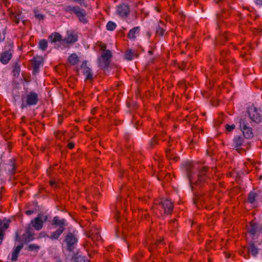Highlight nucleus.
Instances as JSON below:
<instances>
[{
    "mask_svg": "<svg viewBox=\"0 0 262 262\" xmlns=\"http://www.w3.org/2000/svg\"><path fill=\"white\" fill-rule=\"evenodd\" d=\"M155 9H156V10L157 12H160V10H159V9L158 8L155 7Z\"/></svg>",
    "mask_w": 262,
    "mask_h": 262,
    "instance_id": "55",
    "label": "nucleus"
},
{
    "mask_svg": "<svg viewBox=\"0 0 262 262\" xmlns=\"http://www.w3.org/2000/svg\"><path fill=\"white\" fill-rule=\"evenodd\" d=\"M134 55V52L132 50H129L126 52L125 57L128 60H130L133 58Z\"/></svg>",
    "mask_w": 262,
    "mask_h": 262,
    "instance_id": "30",
    "label": "nucleus"
},
{
    "mask_svg": "<svg viewBox=\"0 0 262 262\" xmlns=\"http://www.w3.org/2000/svg\"><path fill=\"white\" fill-rule=\"evenodd\" d=\"M68 146L70 149H72L74 146V144L73 143H69Z\"/></svg>",
    "mask_w": 262,
    "mask_h": 262,
    "instance_id": "43",
    "label": "nucleus"
},
{
    "mask_svg": "<svg viewBox=\"0 0 262 262\" xmlns=\"http://www.w3.org/2000/svg\"><path fill=\"white\" fill-rule=\"evenodd\" d=\"M224 37L226 39H228L227 37L226 36V35H224Z\"/></svg>",
    "mask_w": 262,
    "mask_h": 262,
    "instance_id": "57",
    "label": "nucleus"
},
{
    "mask_svg": "<svg viewBox=\"0 0 262 262\" xmlns=\"http://www.w3.org/2000/svg\"><path fill=\"white\" fill-rule=\"evenodd\" d=\"M161 242V240L159 241V242H157V243H155V245L153 246L154 247H156L157 246L158 243H160Z\"/></svg>",
    "mask_w": 262,
    "mask_h": 262,
    "instance_id": "50",
    "label": "nucleus"
},
{
    "mask_svg": "<svg viewBox=\"0 0 262 262\" xmlns=\"http://www.w3.org/2000/svg\"><path fill=\"white\" fill-rule=\"evenodd\" d=\"M248 252H250L254 257H256L258 253V249L251 243L248 248Z\"/></svg>",
    "mask_w": 262,
    "mask_h": 262,
    "instance_id": "25",
    "label": "nucleus"
},
{
    "mask_svg": "<svg viewBox=\"0 0 262 262\" xmlns=\"http://www.w3.org/2000/svg\"><path fill=\"white\" fill-rule=\"evenodd\" d=\"M38 102V95L34 92H31L27 96L26 104L23 102L21 107L22 109L24 108L27 105H34L37 104Z\"/></svg>",
    "mask_w": 262,
    "mask_h": 262,
    "instance_id": "4",
    "label": "nucleus"
},
{
    "mask_svg": "<svg viewBox=\"0 0 262 262\" xmlns=\"http://www.w3.org/2000/svg\"><path fill=\"white\" fill-rule=\"evenodd\" d=\"M234 128H235V125H234V124H232V125L226 124V129L227 130H228L229 132H232Z\"/></svg>",
    "mask_w": 262,
    "mask_h": 262,
    "instance_id": "38",
    "label": "nucleus"
},
{
    "mask_svg": "<svg viewBox=\"0 0 262 262\" xmlns=\"http://www.w3.org/2000/svg\"><path fill=\"white\" fill-rule=\"evenodd\" d=\"M189 180V184L192 191L200 188L207 178V168L200 167L196 162H186L183 165Z\"/></svg>",
    "mask_w": 262,
    "mask_h": 262,
    "instance_id": "1",
    "label": "nucleus"
},
{
    "mask_svg": "<svg viewBox=\"0 0 262 262\" xmlns=\"http://www.w3.org/2000/svg\"><path fill=\"white\" fill-rule=\"evenodd\" d=\"M49 39L52 42H55L61 40V36L58 33H54L50 35Z\"/></svg>",
    "mask_w": 262,
    "mask_h": 262,
    "instance_id": "24",
    "label": "nucleus"
},
{
    "mask_svg": "<svg viewBox=\"0 0 262 262\" xmlns=\"http://www.w3.org/2000/svg\"><path fill=\"white\" fill-rule=\"evenodd\" d=\"M40 63H41V62L39 60H34V63L33 64V73H34L38 72Z\"/></svg>",
    "mask_w": 262,
    "mask_h": 262,
    "instance_id": "31",
    "label": "nucleus"
},
{
    "mask_svg": "<svg viewBox=\"0 0 262 262\" xmlns=\"http://www.w3.org/2000/svg\"><path fill=\"white\" fill-rule=\"evenodd\" d=\"M262 231L261 226L254 222H251L248 228L249 233L252 236L258 235Z\"/></svg>",
    "mask_w": 262,
    "mask_h": 262,
    "instance_id": "6",
    "label": "nucleus"
},
{
    "mask_svg": "<svg viewBox=\"0 0 262 262\" xmlns=\"http://www.w3.org/2000/svg\"><path fill=\"white\" fill-rule=\"evenodd\" d=\"M76 15L81 23L83 24H86L88 23V19L86 17V13L84 9H80V8L78 11H77Z\"/></svg>",
    "mask_w": 262,
    "mask_h": 262,
    "instance_id": "13",
    "label": "nucleus"
},
{
    "mask_svg": "<svg viewBox=\"0 0 262 262\" xmlns=\"http://www.w3.org/2000/svg\"><path fill=\"white\" fill-rule=\"evenodd\" d=\"M248 113L249 118L252 122L258 123L261 121L262 115L260 114V110L252 106L249 107Z\"/></svg>",
    "mask_w": 262,
    "mask_h": 262,
    "instance_id": "2",
    "label": "nucleus"
},
{
    "mask_svg": "<svg viewBox=\"0 0 262 262\" xmlns=\"http://www.w3.org/2000/svg\"><path fill=\"white\" fill-rule=\"evenodd\" d=\"M3 240V238H0V244L2 243Z\"/></svg>",
    "mask_w": 262,
    "mask_h": 262,
    "instance_id": "58",
    "label": "nucleus"
},
{
    "mask_svg": "<svg viewBox=\"0 0 262 262\" xmlns=\"http://www.w3.org/2000/svg\"><path fill=\"white\" fill-rule=\"evenodd\" d=\"M130 9L128 5L121 4L119 5L117 8V13L120 16H126L129 14Z\"/></svg>",
    "mask_w": 262,
    "mask_h": 262,
    "instance_id": "10",
    "label": "nucleus"
},
{
    "mask_svg": "<svg viewBox=\"0 0 262 262\" xmlns=\"http://www.w3.org/2000/svg\"><path fill=\"white\" fill-rule=\"evenodd\" d=\"M161 166V165L160 163H159V167H160Z\"/></svg>",
    "mask_w": 262,
    "mask_h": 262,
    "instance_id": "61",
    "label": "nucleus"
},
{
    "mask_svg": "<svg viewBox=\"0 0 262 262\" xmlns=\"http://www.w3.org/2000/svg\"><path fill=\"white\" fill-rule=\"evenodd\" d=\"M245 142L244 138L241 135L235 136L233 139L232 146L236 150L241 149Z\"/></svg>",
    "mask_w": 262,
    "mask_h": 262,
    "instance_id": "8",
    "label": "nucleus"
},
{
    "mask_svg": "<svg viewBox=\"0 0 262 262\" xmlns=\"http://www.w3.org/2000/svg\"><path fill=\"white\" fill-rule=\"evenodd\" d=\"M159 207L162 208L166 214H170L173 208L172 203L170 200L167 199L162 200L159 204Z\"/></svg>",
    "mask_w": 262,
    "mask_h": 262,
    "instance_id": "5",
    "label": "nucleus"
},
{
    "mask_svg": "<svg viewBox=\"0 0 262 262\" xmlns=\"http://www.w3.org/2000/svg\"><path fill=\"white\" fill-rule=\"evenodd\" d=\"M40 249V247L36 244H30L28 246V250L31 251H38V250Z\"/></svg>",
    "mask_w": 262,
    "mask_h": 262,
    "instance_id": "35",
    "label": "nucleus"
},
{
    "mask_svg": "<svg viewBox=\"0 0 262 262\" xmlns=\"http://www.w3.org/2000/svg\"><path fill=\"white\" fill-rule=\"evenodd\" d=\"M222 0H214V1L216 3H218L219 2H220L221 1H222Z\"/></svg>",
    "mask_w": 262,
    "mask_h": 262,
    "instance_id": "52",
    "label": "nucleus"
},
{
    "mask_svg": "<svg viewBox=\"0 0 262 262\" xmlns=\"http://www.w3.org/2000/svg\"><path fill=\"white\" fill-rule=\"evenodd\" d=\"M112 57V53L108 50L104 51L101 55V58L98 59L99 66L102 68L108 67L110 64V59Z\"/></svg>",
    "mask_w": 262,
    "mask_h": 262,
    "instance_id": "3",
    "label": "nucleus"
},
{
    "mask_svg": "<svg viewBox=\"0 0 262 262\" xmlns=\"http://www.w3.org/2000/svg\"><path fill=\"white\" fill-rule=\"evenodd\" d=\"M33 213V210H27L26 212V214L28 215H30L32 214Z\"/></svg>",
    "mask_w": 262,
    "mask_h": 262,
    "instance_id": "44",
    "label": "nucleus"
},
{
    "mask_svg": "<svg viewBox=\"0 0 262 262\" xmlns=\"http://www.w3.org/2000/svg\"><path fill=\"white\" fill-rule=\"evenodd\" d=\"M116 25L114 22L108 21L106 25V28L107 30L113 31L115 29Z\"/></svg>",
    "mask_w": 262,
    "mask_h": 262,
    "instance_id": "32",
    "label": "nucleus"
},
{
    "mask_svg": "<svg viewBox=\"0 0 262 262\" xmlns=\"http://www.w3.org/2000/svg\"><path fill=\"white\" fill-rule=\"evenodd\" d=\"M89 236L94 241H99L101 239L99 231L96 228L91 230L89 234Z\"/></svg>",
    "mask_w": 262,
    "mask_h": 262,
    "instance_id": "15",
    "label": "nucleus"
},
{
    "mask_svg": "<svg viewBox=\"0 0 262 262\" xmlns=\"http://www.w3.org/2000/svg\"><path fill=\"white\" fill-rule=\"evenodd\" d=\"M165 30L160 26H158L156 30V34L158 36H163Z\"/></svg>",
    "mask_w": 262,
    "mask_h": 262,
    "instance_id": "36",
    "label": "nucleus"
},
{
    "mask_svg": "<svg viewBox=\"0 0 262 262\" xmlns=\"http://www.w3.org/2000/svg\"><path fill=\"white\" fill-rule=\"evenodd\" d=\"M52 224L59 226V228H65L64 226L68 225L64 219H60L59 217L57 216L53 218Z\"/></svg>",
    "mask_w": 262,
    "mask_h": 262,
    "instance_id": "11",
    "label": "nucleus"
},
{
    "mask_svg": "<svg viewBox=\"0 0 262 262\" xmlns=\"http://www.w3.org/2000/svg\"><path fill=\"white\" fill-rule=\"evenodd\" d=\"M257 196V194L253 192H251L248 196V202L250 203H253L254 202L255 200L256 196Z\"/></svg>",
    "mask_w": 262,
    "mask_h": 262,
    "instance_id": "33",
    "label": "nucleus"
},
{
    "mask_svg": "<svg viewBox=\"0 0 262 262\" xmlns=\"http://www.w3.org/2000/svg\"><path fill=\"white\" fill-rule=\"evenodd\" d=\"M23 247V245L22 244L18 245L15 249L13 251L12 253V257H11V260L12 261H16L17 259L18 255L19 253L20 252V251L21 250V249Z\"/></svg>",
    "mask_w": 262,
    "mask_h": 262,
    "instance_id": "20",
    "label": "nucleus"
},
{
    "mask_svg": "<svg viewBox=\"0 0 262 262\" xmlns=\"http://www.w3.org/2000/svg\"><path fill=\"white\" fill-rule=\"evenodd\" d=\"M4 227H5V228L6 229V228H7L8 227V224H5V225H4Z\"/></svg>",
    "mask_w": 262,
    "mask_h": 262,
    "instance_id": "54",
    "label": "nucleus"
},
{
    "mask_svg": "<svg viewBox=\"0 0 262 262\" xmlns=\"http://www.w3.org/2000/svg\"><path fill=\"white\" fill-rule=\"evenodd\" d=\"M205 202L204 199L201 194L194 192L193 204L198 207L199 205H202Z\"/></svg>",
    "mask_w": 262,
    "mask_h": 262,
    "instance_id": "18",
    "label": "nucleus"
},
{
    "mask_svg": "<svg viewBox=\"0 0 262 262\" xmlns=\"http://www.w3.org/2000/svg\"><path fill=\"white\" fill-rule=\"evenodd\" d=\"M48 47V42L46 39H42L39 42V48L42 51H45Z\"/></svg>",
    "mask_w": 262,
    "mask_h": 262,
    "instance_id": "29",
    "label": "nucleus"
},
{
    "mask_svg": "<svg viewBox=\"0 0 262 262\" xmlns=\"http://www.w3.org/2000/svg\"><path fill=\"white\" fill-rule=\"evenodd\" d=\"M20 71V64L15 62L13 66V73L14 76H18Z\"/></svg>",
    "mask_w": 262,
    "mask_h": 262,
    "instance_id": "27",
    "label": "nucleus"
},
{
    "mask_svg": "<svg viewBox=\"0 0 262 262\" xmlns=\"http://www.w3.org/2000/svg\"><path fill=\"white\" fill-rule=\"evenodd\" d=\"M239 124V128L242 132L253 125L251 122H250L247 118L241 119Z\"/></svg>",
    "mask_w": 262,
    "mask_h": 262,
    "instance_id": "12",
    "label": "nucleus"
},
{
    "mask_svg": "<svg viewBox=\"0 0 262 262\" xmlns=\"http://www.w3.org/2000/svg\"><path fill=\"white\" fill-rule=\"evenodd\" d=\"M148 53L149 54H152V52L151 51H149Z\"/></svg>",
    "mask_w": 262,
    "mask_h": 262,
    "instance_id": "59",
    "label": "nucleus"
},
{
    "mask_svg": "<svg viewBox=\"0 0 262 262\" xmlns=\"http://www.w3.org/2000/svg\"><path fill=\"white\" fill-rule=\"evenodd\" d=\"M65 228H58L55 232L52 233V234L50 235V238L52 239H57L60 235L64 231Z\"/></svg>",
    "mask_w": 262,
    "mask_h": 262,
    "instance_id": "21",
    "label": "nucleus"
},
{
    "mask_svg": "<svg viewBox=\"0 0 262 262\" xmlns=\"http://www.w3.org/2000/svg\"><path fill=\"white\" fill-rule=\"evenodd\" d=\"M50 185H51V186H54V184H55V182L54 181H53V180H51V181H50Z\"/></svg>",
    "mask_w": 262,
    "mask_h": 262,
    "instance_id": "48",
    "label": "nucleus"
},
{
    "mask_svg": "<svg viewBox=\"0 0 262 262\" xmlns=\"http://www.w3.org/2000/svg\"><path fill=\"white\" fill-rule=\"evenodd\" d=\"M122 206V204H120V203L118 202L117 204V207Z\"/></svg>",
    "mask_w": 262,
    "mask_h": 262,
    "instance_id": "51",
    "label": "nucleus"
},
{
    "mask_svg": "<svg viewBox=\"0 0 262 262\" xmlns=\"http://www.w3.org/2000/svg\"><path fill=\"white\" fill-rule=\"evenodd\" d=\"M13 19L16 24H18L20 21V15H14L13 16Z\"/></svg>",
    "mask_w": 262,
    "mask_h": 262,
    "instance_id": "40",
    "label": "nucleus"
},
{
    "mask_svg": "<svg viewBox=\"0 0 262 262\" xmlns=\"http://www.w3.org/2000/svg\"><path fill=\"white\" fill-rule=\"evenodd\" d=\"M157 140L156 139V138L155 137L154 138H153L150 143H149V145L151 147H153L154 146L155 144H157Z\"/></svg>",
    "mask_w": 262,
    "mask_h": 262,
    "instance_id": "41",
    "label": "nucleus"
},
{
    "mask_svg": "<svg viewBox=\"0 0 262 262\" xmlns=\"http://www.w3.org/2000/svg\"><path fill=\"white\" fill-rule=\"evenodd\" d=\"M118 211H117L116 214V219H117V220H118Z\"/></svg>",
    "mask_w": 262,
    "mask_h": 262,
    "instance_id": "53",
    "label": "nucleus"
},
{
    "mask_svg": "<svg viewBox=\"0 0 262 262\" xmlns=\"http://www.w3.org/2000/svg\"><path fill=\"white\" fill-rule=\"evenodd\" d=\"M177 228V223L176 222V221L175 220H171L169 222V230L171 232H172L174 231V230Z\"/></svg>",
    "mask_w": 262,
    "mask_h": 262,
    "instance_id": "34",
    "label": "nucleus"
},
{
    "mask_svg": "<svg viewBox=\"0 0 262 262\" xmlns=\"http://www.w3.org/2000/svg\"><path fill=\"white\" fill-rule=\"evenodd\" d=\"M81 68L83 70L84 74L86 75V79H92L93 75L91 72V69L87 66L86 61H84L82 63Z\"/></svg>",
    "mask_w": 262,
    "mask_h": 262,
    "instance_id": "14",
    "label": "nucleus"
},
{
    "mask_svg": "<svg viewBox=\"0 0 262 262\" xmlns=\"http://www.w3.org/2000/svg\"><path fill=\"white\" fill-rule=\"evenodd\" d=\"M227 53V51H225V52H223H223L221 53V55H222V57H224V55H225V54H226Z\"/></svg>",
    "mask_w": 262,
    "mask_h": 262,
    "instance_id": "49",
    "label": "nucleus"
},
{
    "mask_svg": "<svg viewBox=\"0 0 262 262\" xmlns=\"http://www.w3.org/2000/svg\"><path fill=\"white\" fill-rule=\"evenodd\" d=\"M35 16L37 19L39 20L43 19L44 18L43 15L38 13L36 11H35Z\"/></svg>",
    "mask_w": 262,
    "mask_h": 262,
    "instance_id": "39",
    "label": "nucleus"
},
{
    "mask_svg": "<svg viewBox=\"0 0 262 262\" xmlns=\"http://www.w3.org/2000/svg\"><path fill=\"white\" fill-rule=\"evenodd\" d=\"M68 60L69 62L73 65L76 64L79 60L78 57L75 53L72 54L69 57Z\"/></svg>",
    "mask_w": 262,
    "mask_h": 262,
    "instance_id": "26",
    "label": "nucleus"
},
{
    "mask_svg": "<svg viewBox=\"0 0 262 262\" xmlns=\"http://www.w3.org/2000/svg\"><path fill=\"white\" fill-rule=\"evenodd\" d=\"M140 28L136 27L130 29L128 33V37L129 39H135L139 35Z\"/></svg>",
    "mask_w": 262,
    "mask_h": 262,
    "instance_id": "19",
    "label": "nucleus"
},
{
    "mask_svg": "<svg viewBox=\"0 0 262 262\" xmlns=\"http://www.w3.org/2000/svg\"><path fill=\"white\" fill-rule=\"evenodd\" d=\"M160 177H162V175H161V176H160ZM158 178L159 179H160V176H158Z\"/></svg>",
    "mask_w": 262,
    "mask_h": 262,
    "instance_id": "60",
    "label": "nucleus"
},
{
    "mask_svg": "<svg viewBox=\"0 0 262 262\" xmlns=\"http://www.w3.org/2000/svg\"><path fill=\"white\" fill-rule=\"evenodd\" d=\"M11 166L12 167V170L10 171V173L11 174H13L14 173V171H15L16 168H15V166L13 165V164H12Z\"/></svg>",
    "mask_w": 262,
    "mask_h": 262,
    "instance_id": "42",
    "label": "nucleus"
},
{
    "mask_svg": "<svg viewBox=\"0 0 262 262\" xmlns=\"http://www.w3.org/2000/svg\"><path fill=\"white\" fill-rule=\"evenodd\" d=\"M244 137L246 139H251L253 137V133L252 126L242 132Z\"/></svg>",
    "mask_w": 262,
    "mask_h": 262,
    "instance_id": "22",
    "label": "nucleus"
},
{
    "mask_svg": "<svg viewBox=\"0 0 262 262\" xmlns=\"http://www.w3.org/2000/svg\"><path fill=\"white\" fill-rule=\"evenodd\" d=\"M32 226L37 230H40L42 228L43 221L39 217L31 221Z\"/></svg>",
    "mask_w": 262,
    "mask_h": 262,
    "instance_id": "16",
    "label": "nucleus"
},
{
    "mask_svg": "<svg viewBox=\"0 0 262 262\" xmlns=\"http://www.w3.org/2000/svg\"><path fill=\"white\" fill-rule=\"evenodd\" d=\"M80 7L79 6H66L64 7L63 9L66 12L72 13L73 12L75 14L77 11L79 10Z\"/></svg>",
    "mask_w": 262,
    "mask_h": 262,
    "instance_id": "23",
    "label": "nucleus"
},
{
    "mask_svg": "<svg viewBox=\"0 0 262 262\" xmlns=\"http://www.w3.org/2000/svg\"><path fill=\"white\" fill-rule=\"evenodd\" d=\"M65 241L68 249L71 251L73 246L77 243L78 239L74 234L70 233L67 235Z\"/></svg>",
    "mask_w": 262,
    "mask_h": 262,
    "instance_id": "7",
    "label": "nucleus"
},
{
    "mask_svg": "<svg viewBox=\"0 0 262 262\" xmlns=\"http://www.w3.org/2000/svg\"><path fill=\"white\" fill-rule=\"evenodd\" d=\"M166 156H167V157L170 159L173 158L174 161L177 160L176 158L173 157V153L171 154V149L166 150Z\"/></svg>",
    "mask_w": 262,
    "mask_h": 262,
    "instance_id": "37",
    "label": "nucleus"
},
{
    "mask_svg": "<svg viewBox=\"0 0 262 262\" xmlns=\"http://www.w3.org/2000/svg\"><path fill=\"white\" fill-rule=\"evenodd\" d=\"M13 50L9 49L8 50L2 52L0 56V61L4 64H7L11 59Z\"/></svg>",
    "mask_w": 262,
    "mask_h": 262,
    "instance_id": "9",
    "label": "nucleus"
},
{
    "mask_svg": "<svg viewBox=\"0 0 262 262\" xmlns=\"http://www.w3.org/2000/svg\"><path fill=\"white\" fill-rule=\"evenodd\" d=\"M25 235L26 236V241L30 242L33 241L34 239V238L33 237L34 233L31 231L30 229H28L26 230V234Z\"/></svg>",
    "mask_w": 262,
    "mask_h": 262,
    "instance_id": "28",
    "label": "nucleus"
},
{
    "mask_svg": "<svg viewBox=\"0 0 262 262\" xmlns=\"http://www.w3.org/2000/svg\"><path fill=\"white\" fill-rule=\"evenodd\" d=\"M255 2L258 5H262V0H255Z\"/></svg>",
    "mask_w": 262,
    "mask_h": 262,
    "instance_id": "46",
    "label": "nucleus"
},
{
    "mask_svg": "<svg viewBox=\"0 0 262 262\" xmlns=\"http://www.w3.org/2000/svg\"><path fill=\"white\" fill-rule=\"evenodd\" d=\"M4 235V231L2 228H0V238H3Z\"/></svg>",
    "mask_w": 262,
    "mask_h": 262,
    "instance_id": "45",
    "label": "nucleus"
},
{
    "mask_svg": "<svg viewBox=\"0 0 262 262\" xmlns=\"http://www.w3.org/2000/svg\"><path fill=\"white\" fill-rule=\"evenodd\" d=\"M149 249L150 251L152 250V249H151L150 248Z\"/></svg>",
    "mask_w": 262,
    "mask_h": 262,
    "instance_id": "62",
    "label": "nucleus"
},
{
    "mask_svg": "<svg viewBox=\"0 0 262 262\" xmlns=\"http://www.w3.org/2000/svg\"><path fill=\"white\" fill-rule=\"evenodd\" d=\"M106 48V46L105 44H103L101 47V50H103V51L106 50H105Z\"/></svg>",
    "mask_w": 262,
    "mask_h": 262,
    "instance_id": "47",
    "label": "nucleus"
},
{
    "mask_svg": "<svg viewBox=\"0 0 262 262\" xmlns=\"http://www.w3.org/2000/svg\"><path fill=\"white\" fill-rule=\"evenodd\" d=\"M77 40V36L75 34L73 33H68V36L66 37L63 40V42L67 43H72L76 42Z\"/></svg>",
    "mask_w": 262,
    "mask_h": 262,
    "instance_id": "17",
    "label": "nucleus"
},
{
    "mask_svg": "<svg viewBox=\"0 0 262 262\" xmlns=\"http://www.w3.org/2000/svg\"><path fill=\"white\" fill-rule=\"evenodd\" d=\"M139 213H140V215H141V214H142V215H143V211H139Z\"/></svg>",
    "mask_w": 262,
    "mask_h": 262,
    "instance_id": "56",
    "label": "nucleus"
}]
</instances>
